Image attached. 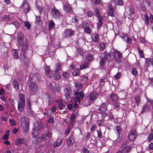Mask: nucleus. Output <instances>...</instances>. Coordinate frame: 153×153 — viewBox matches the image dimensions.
<instances>
[{"mask_svg":"<svg viewBox=\"0 0 153 153\" xmlns=\"http://www.w3.org/2000/svg\"><path fill=\"white\" fill-rule=\"evenodd\" d=\"M91 135V133L90 132H88L86 135L85 138V140L86 141H88L89 140L90 136Z\"/></svg>","mask_w":153,"mask_h":153,"instance_id":"obj_64","label":"nucleus"},{"mask_svg":"<svg viewBox=\"0 0 153 153\" xmlns=\"http://www.w3.org/2000/svg\"><path fill=\"white\" fill-rule=\"evenodd\" d=\"M116 131L118 134H119L122 131V129L120 126H117L116 127Z\"/></svg>","mask_w":153,"mask_h":153,"instance_id":"obj_45","label":"nucleus"},{"mask_svg":"<svg viewBox=\"0 0 153 153\" xmlns=\"http://www.w3.org/2000/svg\"><path fill=\"white\" fill-rule=\"evenodd\" d=\"M94 11L95 13L96 16L97 18H100V13L98 8H96Z\"/></svg>","mask_w":153,"mask_h":153,"instance_id":"obj_34","label":"nucleus"},{"mask_svg":"<svg viewBox=\"0 0 153 153\" xmlns=\"http://www.w3.org/2000/svg\"><path fill=\"white\" fill-rule=\"evenodd\" d=\"M51 13L53 18L56 19H59L62 14L59 10L55 7L51 9Z\"/></svg>","mask_w":153,"mask_h":153,"instance_id":"obj_10","label":"nucleus"},{"mask_svg":"<svg viewBox=\"0 0 153 153\" xmlns=\"http://www.w3.org/2000/svg\"><path fill=\"white\" fill-rule=\"evenodd\" d=\"M82 152L83 153H89V150L85 147H83L82 149Z\"/></svg>","mask_w":153,"mask_h":153,"instance_id":"obj_63","label":"nucleus"},{"mask_svg":"<svg viewBox=\"0 0 153 153\" xmlns=\"http://www.w3.org/2000/svg\"><path fill=\"white\" fill-rule=\"evenodd\" d=\"M46 134H44L40 137L37 138L36 139V141L39 143V142L43 141L45 140H47V139L46 138Z\"/></svg>","mask_w":153,"mask_h":153,"instance_id":"obj_19","label":"nucleus"},{"mask_svg":"<svg viewBox=\"0 0 153 153\" xmlns=\"http://www.w3.org/2000/svg\"><path fill=\"white\" fill-rule=\"evenodd\" d=\"M19 100L18 104V110L19 112L22 111L25 106V97L23 94H20L19 95Z\"/></svg>","mask_w":153,"mask_h":153,"instance_id":"obj_3","label":"nucleus"},{"mask_svg":"<svg viewBox=\"0 0 153 153\" xmlns=\"http://www.w3.org/2000/svg\"><path fill=\"white\" fill-rule=\"evenodd\" d=\"M111 53L110 52H109L108 54H107V56L106 59L108 62H109L111 60Z\"/></svg>","mask_w":153,"mask_h":153,"instance_id":"obj_56","label":"nucleus"},{"mask_svg":"<svg viewBox=\"0 0 153 153\" xmlns=\"http://www.w3.org/2000/svg\"><path fill=\"white\" fill-rule=\"evenodd\" d=\"M97 18L98 19V22L97 23V27L98 29H99L103 24V19L101 17L98 18Z\"/></svg>","mask_w":153,"mask_h":153,"instance_id":"obj_25","label":"nucleus"},{"mask_svg":"<svg viewBox=\"0 0 153 153\" xmlns=\"http://www.w3.org/2000/svg\"><path fill=\"white\" fill-rule=\"evenodd\" d=\"M84 30L85 32L87 33L90 34L91 33V30L89 27H85Z\"/></svg>","mask_w":153,"mask_h":153,"instance_id":"obj_42","label":"nucleus"},{"mask_svg":"<svg viewBox=\"0 0 153 153\" xmlns=\"http://www.w3.org/2000/svg\"><path fill=\"white\" fill-rule=\"evenodd\" d=\"M63 9L67 13H71L73 11L72 7L67 4L63 5Z\"/></svg>","mask_w":153,"mask_h":153,"instance_id":"obj_15","label":"nucleus"},{"mask_svg":"<svg viewBox=\"0 0 153 153\" xmlns=\"http://www.w3.org/2000/svg\"><path fill=\"white\" fill-rule=\"evenodd\" d=\"M9 121L11 125L13 126H15L16 125V123L14 120L13 119H10Z\"/></svg>","mask_w":153,"mask_h":153,"instance_id":"obj_53","label":"nucleus"},{"mask_svg":"<svg viewBox=\"0 0 153 153\" xmlns=\"http://www.w3.org/2000/svg\"><path fill=\"white\" fill-rule=\"evenodd\" d=\"M24 25L25 27L28 29H30V25L28 22L26 21L24 22Z\"/></svg>","mask_w":153,"mask_h":153,"instance_id":"obj_50","label":"nucleus"},{"mask_svg":"<svg viewBox=\"0 0 153 153\" xmlns=\"http://www.w3.org/2000/svg\"><path fill=\"white\" fill-rule=\"evenodd\" d=\"M55 25V24L54 22L52 20H50L48 25L49 30H51L54 27Z\"/></svg>","mask_w":153,"mask_h":153,"instance_id":"obj_30","label":"nucleus"},{"mask_svg":"<svg viewBox=\"0 0 153 153\" xmlns=\"http://www.w3.org/2000/svg\"><path fill=\"white\" fill-rule=\"evenodd\" d=\"M121 76V73L120 72H118L114 76V78L116 79L117 80Z\"/></svg>","mask_w":153,"mask_h":153,"instance_id":"obj_52","label":"nucleus"},{"mask_svg":"<svg viewBox=\"0 0 153 153\" xmlns=\"http://www.w3.org/2000/svg\"><path fill=\"white\" fill-rule=\"evenodd\" d=\"M139 41L140 42H141L144 44H146L147 42L145 37H140L139 39Z\"/></svg>","mask_w":153,"mask_h":153,"instance_id":"obj_48","label":"nucleus"},{"mask_svg":"<svg viewBox=\"0 0 153 153\" xmlns=\"http://www.w3.org/2000/svg\"><path fill=\"white\" fill-rule=\"evenodd\" d=\"M75 34V31L71 29H66L63 34L64 38H68L74 36Z\"/></svg>","mask_w":153,"mask_h":153,"instance_id":"obj_9","label":"nucleus"},{"mask_svg":"<svg viewBox=\"0 0 153 153\" xmlns=\"http://www.w3.org/2000/svg\"><path fill=\"white\" fill-rule=\"evenodd\" d=\"M144 17L145 19L144 20L145 21V24H146V25L147 26L149 23V19L147 13H146L144 14Z\"/></svg>","mask_w":153,"mask_h":153,"instance_id":"obj_33","label":"nucleus"},{"mask_svg":"<svg viewBox=\"0 0 153 153\" xmlns=\"http://www.w3.org/2000/svg\"><path fill=\"white\" fill-rule=\"evenodd\" d=\"M98 96V93L95 91L91 92L89 95V100L91 101H94L97 98Z\"/></svg>","mask_w":153,"mask_h":153,"instance_id":"obj_12","label":"nucleus"},{"mask_svg":"<svg viewBox=\"0 0 153 153\" xmlns=\"http://www.w3.org/2000/svg\"><path fill=\"white\" fill-rule=\"evenodd\" d=\"M72 20L73 22L76 24H77L79 22V19L76 17L73 18Z\"/></svg>","mask_w":153,"mask_h":153,"instance_id":"obj_58","label":"nucleus"},{"mask_svg":"<svg viewBox=\"0 0 153 153\" xmlns=\"http://www.w3.org/2000/svg\"><path fill=\"white\" fill-rule=\"evenodd\" d=\"M62 139H59L54 144L53 146L54 147H56L60 145L62 143Z\"/></svg>","mask_w":153,"mask_h":153,"instance_id":"obj_28","label":"nucleus"},{"mask_svg":"<svg viewBox=\"0 0 153 153\" xmlns=\"http://www.w3.org/2000/svg\"><path fill=\"white\" fill-rule=\"evenodd\" d=\"M107 108L106 102H104L99 107L98 110L100 111V113L103 118L108 116V114L105 112Z\"/></svg>","mask_w":153,"mask_h":153,"instance_id":"obj_7","label":"nucleus"},{"mask_svg":"<svg viewBox=\"0 0 153 153\" xmlns=\"http://www.w3.org/2000/svg\"><path fill=\"white\" fill-rule=\"evenodd\" d=\"M35 16L36 18V21L37 23H39L40 22H42V21L41 20V17L39 16Z\"/></svg>","mask_w":153,"mask_h":153,"instance_id":"obj_55","label":"nucleus"},{"mask_svg":"<svg viewBox=\"0 0 153 153\" xmlns=\"http://www.w3.org/2000/svg\"><path fill=\"white\" fill-rule=\"evenodd\" d=\"M25 143V140L24 138L19 139L16 141V145H19L24 144Z\"/></svg>","mask_w":153,"mask_h":153,"instance_id":"obj_20","label":"nucleus"},{"mask_svg":"<svg viewBox=\"0 0 153 153\" xmlns=\"http://www.w3.org/2000/svg\"><path fill=\"white\" fill-rule=\"evenodd\" d=\"M89 65V63L88 62H86L81 65L80 67V70H83L87 68Z\"/></svg>","mask_w":153,"mask_h":153,"instance_id":"obj_27","label":"nucleus"},{"mask_svg":"<svg viewBox=\"0 0 153 153\" xmlns=\"http://www.w3.org/2000/svg\"><path fill=\"white\" fill-rule=\"evenodd\" d=\"M108 16L113 17L114 16L113 6L109 4L108 6Z\"/></svg>","mask_w":153,"mask_h":153,"instance_id":"obj_18","label":"nucleus"},{"mask_svg":"<svg viewBox=\"0 0 153 153\" xmlns=\"http://www.w3.org/2000/svg\"><path fill=\"white\" fill-rule=\"evenodd\" d=\"M21 7L23 9L24 12L25 14H27L31 10V8L29 6V4L27 2L26 0H25L24 1Z\"/></svg>","mask_w":153,"mask_h":153,"instance_id":"obj_11","label":"nucleus"},{"mask_svg":"<svg viewBox=\"0 0 153 153\" xmlns=\"http://www.w3.org/2000/svg\"><path fill=\"white\" fill-rule=\"evenodd\" d=\"M135 100L137 103V105L138 106L139 105V103L140 102V97L138 95H136L135 96Z\"/></svg>","mask_w":153,"mask_h":153,"instance_id":"obj_32","label":"nucleus"},{"mask_svg":"<svg viewBox=\"0 0 153 153\" xmlns=\"http://www.w3.org/2000/svg\"><path fill=\"white\" fill-rule=\"evenodd\" d=\"M55 75H54V76H53L54 77L55 79H58L61 78V75L57 73V72H55Z\"/></svg>","mask_w":153,"mask_h":153,"instance_id":"obj_41","label":"nucleus"},{"mask_svg":"<svg viewBox=\"0 0 153 153\" xmlns=\"http://www.w3.org/2000/svg\"><path fill=\"white\" fill-rule=\"evenodd\" d=\"M112 55L116 62L118 63L121 62L123 57L121 53L118 50L114 49L112 52Z\"/></svg>","mask_w":153,"mask_h":153,"instance_id":"obj_5","label":"nucleus"},{"mask_svg":"<svg viewBox=\"0 0 153 153\" xmlns=\"http://www.w3.org/2000/svg\"><path fill=\"white\" fill-rule=\"evenodd\" d=\"M75 87L77 90H79L81 89L82 87V84L80 82H77L75 83Z\"/></svg>","mask_w":153,"mask_h":153,"instance_id":"obj_21","label":"nucleus"},{"mask_svg":"<svg viewBox=\"0 0 153 153\" xmlns=\"http://www.w3.org/2000/svg\"><path fill=\"white\" fill-rule=\"evenodd\" d=\"M75 118V114H72L70 117V120H71V123H72L74 122V119Z\"/></svg>","mask_w":153,"mask_h":153,"instance_id":"obj_61","label":"nucleus"},{"mask_svg":"<svg viewBox=\"0 0 153 153\" xmlns=\"http://www.w3.org/2000/svg\"><path fill=\"white\" fill-rule=\"evenodd\" d=\"M16 40L18 46L21 47L22 52L25 53L27 50L29 46L28 40L27 38H25L24 34L21 32L18 34Z\"/></svg>","mask_w":153,"mask_h":153,"instance_id":"obj_1","label":"nucleus"},{"mask_svg":"<svg viewBox=\"0 0 153 153\" xmlns=\"http://www.w3.org/2000/svg\"><path fill=\"white\" fill-rule=\"evenodd\" d=\"M52 134L50 132H49L46 134V139H47V140L49 141L51 139V136Z\"/></svg>","mask_w":153,"mask_h":153,"instance_id":"obj_43","label":"nucleus"},{"mask_svg":"<svg viewBox=\"0 0 153 153\" xmlns=\"http://www.w3.org/2000/svg\"><path fill=\"white\" fill-rule=\"evenodd\" d=\"M45 69V73L48 76L51 78L53 77V76H54L53 73L48 67L46 66Z\"/></svg>","mask_w":153,"mask_h":153,"instance_id":"obj_17","label":"nucleus"},{"mask_svg":"<svg viewBox=\"0 0 153 153\" xmlns=\"http://www.w3.org/2000/svg\"><path fill=\"white\" fill-rule=\"evenodd\" d=\"M103 56L101 57L100 62V64L101 66H103L105 64V59L107 55L106 51H104L103 53Z\"/></svg>","mask_w":153,"mask_h":153,"instance_id":"obj_16","label":"nucleus"},{"mask_svg":"<svg viewBox=\"0 0 153 153\" xmlns=\"http://www.w3.org/2000/svg\"><path fill=\"white\" fill-rule=\"evenodd\" d=\"M53 112H52L51 109L49 108L47 111V116L48 117H50L53 114Z\"/></svg>","mask_w":153,"mask_h":153,"instance_id":"obj_51","label":"nucleus"},{"mask_svg":"<svg viewBox=\"0 0 153 153\" xmlns=\"http://www.w3.org/2000/svg\"><path fill=\"white\" fill-rule=\"evenodd\" d=\"M94 14V13L92 10H89L87 12V16L88 17H91Z\"/></svg>","mask_w":153,"mask_h":153,"instance_id":"obj_47","label":"nucleus"},{"mask_svg":"<svg viewBox=\"0 0 153 153\" xmlns=\"http://www.w3.org/2000/svg\"><path fill=\"white\" fill-rule=\"evenodd\" d=\"M27 103L28 105L27 111L31 110L32 109L30 103V99H28L27 100Z\"/></svg>","mask_w":153,"mask_h":153,"instance_id":"obj_38","label":"nucleus"},{"mask_svg":"<svg viewBox=\"0 0 153 153\" xmlns=\"http://www.w3.org/2000/svg\"><path fill=\"white\" fill-rule=\"evenodd\" d=\"M137 49L138 50V53L140 55V57L142 58H144V56L143 51L141 49H140L139 47H137Z\"/></svg>","mask_w":153,"mask_h":153,"instance_id":"obj_29","label":"nucleus"},{"mask_svg":"<svg viewBox=\"0 0 153 153\" xmlns=\"http://www.w3.org/2000/svg\"><path fill=\"white\" fill-rule=\"evenodd\" d=\"M99 36L98 34H95L93 39V41L95 42H98L99 41Z\"/></svg>","mask_w":153,"mask_h":153,"instance_id":"obj_35","label":"nucleus"},{"mask_svg":"<svg viewBox=\"0 0 153 153\" xmlns=\"http://www.w3.org/2000/svg\"><path fill=\"white\" fill-rule=\"evenodd\" d=\"M97 137L98 138H101L102 137V135L100 130H98L97 131Z\"/></svg>","mask_w":153,"mask_h":153,"instance_id":"obj_57","label":"nucleus"},{"mask_svg":"<svg viewBox=\"0 0 153 153\" xmlns=\"http://www.w3.org/2000/svg\"><path fill=\"white\" fill-rule=\"evenodd\" d=\"M75 142V141L74 139L73 135H70L67 140V143L68 146H71Z\"/></svg>","mask_w":153,"mask_h":153,"instance_id":"obj_13","label":"nucleus"},{"mask_svg":"<svg viewBox=\"0 0 153 153\" xmlns=\"http://www.w3.org/2000/svg\"><path fill=\"white\" fill-rule=\"evenodd\" d=\"M134 10L133 8H130L129 9V14L131 16L134 15Z\"/></svg>","mask_w":153,"mask_h":153,"instance_id":"obj_59","label":"nucleus"},{"mask_svg":"<svg viewBox=\"0 0 153 153\" xmlns=\"http://www.w3.org/2000/svg\"><path fill=\"white\" fill-rule=\"evenodd\" d=\"M110 98L112 100L114 101H117L118 99L117 95L114 93L110 95Z\"/></svg>","mask_w":153,"mask_h":153,"instance_id":"obj_24","label":"nucleus"},{"mask_svg":"<svg viewBox=\"0 0 153 153\" xmlns=\"http://www.w3.org/2000/svg\"><path fill=\"white\" fill-rule=\"evenodd\" d=\"M141 8L142 10L143 11L145 12H146L147 11V9L144 5V1L142 2L141 3Z\"/></svg>","mask_w":153,"mask_h":153,"instance_id":"obj_36","label":"nucleus"},{"mask_svg":"<svg viewBox=\"0 0 153 153\" xmlns=\"http://www.w3.org/2000/svg\"><path fill=\"white\" fill-rule=\"evenodd\" d=\"M153 140V134L152 133H150L149 134L148 136V140L149 142H151Z\"/></svg>","mask_w":153,"mask_h":153,"instance_id":"obj_49","label":"nucleus"},{"mask_svg":"<svg viewBox=\"0 0 153 153\" xmlns=\"http://www.w3.org/2000/svg\"><path fill=\"white\" fill-rule=\"evenodd\" d=\"M80 70L79 68L74 70L73 72V75L74 76H78L79 75Z\"/></svg>","mask_w":153,"mask_h":153,"instance_id":"obj_31","label":"nucleus"},{"mask_svg":"<svg viewBox=\"0 0 153 153\" xmlns=\"http://www.w3.org/2000/svg\"><path fill=\"white\" fill-rule=\"evenodd\" d=\"M61 66L59 62L56 63L55 65V72H57L59 71H60L61 69Z\"/></svg>","mask_w":153,"mask_h":153,"instance_id":"obj_26","label":"nucleus"},{"mask_svg":"<svg viewBox=\"0 0 153 153\" xmlns=\"http://www.w3.org/2000/svg\"><path fill=\"white\" fill-rule=\"evenodd\" d=\"M62 76L65 78H67L69 77V74L67 72H64L62 74Z\"/></svg>","mask_w":153,"mask_h":153,"instance_id":"obj_54","label":"nucleus"},{"mask_svg":"<svg viewBox=\"0 0 153 153\" xmlns=\"http://www.w3.org/2000/svg\"><path fill=\"white\" fill-rule=\"evenodd\" d=\"M72 93V90L69 84L67 85L64 90V95L67 99L71 98Z\"/></svg>","mask_w":153,"mask_h":153,"instance_id":"obj_4","label":"nucleus"},{"mask_svg":"<svg viewBox=\"0 0 153 153\" xmlns=\"http://www.w3.org/2000/svg\"><path fill=\"white\" fill-rule=\"evenodd\" d=\"M93 57L92 55L88 54L86 56V60L89 62H91L93 59Z\"/></svg>","mask_w":153,"mask_h":153,"instance_id":"obj_37","label":"nucleus"},{"mask_svg":"<svg viewBox=\"0 0 153 153\" xmlns=\"http://www.w3.org/2000/svg\"><path fill=\"white\" fill-rule=\"evenodd\" d=\"M150 107L147 104H145L143 106L142 110L140 112L141 114L150 111Z\"/></svg>","mask_w":153,"mask_h":153,"instance_id":"obj_14","label":"nucleus"},{"mask_svg":"<svg viewBox=\"0 0 153 153\" xmlns=\"http://www.w3.org/2000/svg\"><path fill=\"white\" fill-rule=\"evenodd\" d=\"M114 108L116 109H119L120 106V103L118 102H116L113 104Z\"/></svg>","mask_w":153,"mask_h":153,"instance_id":"obj_46","label":"nucleus"},{"mask_svg":"<svg viewBox=\"0 0 153 153\" xmlns=\"http://www.w3.org/2000/svg\"><path fill=\"white\" fill-rule=\"evenodd\" d=\"M50 109H51L52 112H53V113L56 112V108L55 106L53 105L51 108Z\"/></svg>","mask_w":153,"mask_h":153,"instance_id":"obj_62","label":"nucleus"},{"mask_svg":"<svg viewBox=\"0 0 153 153\" xmlns=\"http://www.w3.org/2000/svg\"><path fill=\"white\" fill-rule=\"evenodd\" d=\"M61 90V87L57 86H56L54 88L55 91L58 92H60Z\"/></svg>","mask_w":153,"mask_h":153,"instance_id":"obj_60","label":"nucleus"},{"mask_svg":"<svg viewBox=\"0 0 153 153\" xmlns=\"http://www.w3.org/2000/svg\"><path fill=\"white\" fill-rule=\"evenodd\" d=\"M131 149V147L130 146L126 147L125 148L124 151V153H128Z\"/></svg>","mask_w":153,"mask_h":153,"instance_id":"obj_39","label":"nucleus"},{"mask_svg":"<svg viewBox=\"0 0 153 153\" xmlns=\"http://www.w3.org/2000/svg\"><path fill=\"white\" fill-rule=\"evenodd\" d=\"M131 73L132 74L135 76H136L137 74V70L135 68H133L132 69Z\"/></svg>","mask_w":153,"mask_h":153,"instance_id":"obj_44","label":"nucleus"},{"mask_svg":"<svg viewBox=\"0 0 153 153\" xmlns=\"http://www.w3.org/2000/svg\"><path fill=\"white\" fill-rule=\"evenodd\" d=\"M13 87L16 90H19V85L17 81L16 80H14L12 82Z\"/></svg>","mask_w":153,"mask_h":153,"instance_id":"obj_23","label":"nucleus"},{"mask_svg":"<svg viewBox=\"0 0 153 153\" xmlns=\"http://www.w3.org/2000/svg\"><path fill=\"white\" fill-rule=\"evenodd\" d=\"M29 91L32 94H35L38 90V86L37 84L35 82H30L29 85Z\"/></svg>","mask_w":153,"mask_h":153,"instance_id":"obj_6","label":"nucleus"},{"mask_svg":"<svg viewBox=\"0 0 153 153\" xmlns=\"http://www.w3.org/2000/svg\"><path fill=\"white\" fill-rule=\"evenodd\" d=\"M124 40L127 43L130 44L132 43L131 39L129 38L127 35L123 34V37H122Z\"/></svg>","mask_w":153,"mask_h":153,"instance_id":"obj_22","label":"nucleus"},{"mask_svg":"<svg viewBox=\"0 0 153 153\" xmlns=\"http://www.w3.org/2000/svg\"><path fill=\"white\" fill-rule=\"evenodd\" d=\"M137 135L138 133L135 129L132 130L128 134V137L129 140L131 141H134L137 136Z\"/></svg>","mask_w":153,"mask_h":153,"instance_id":"obj_8","label":"nucleus"},{"mask_svg":"<svg viewBox=\"0 0 153 153\" xmlns=\"http://www.w3.org/2000/svg\"><path fill=\"white\" fill-rule=\"evenodd\" d=\"M100 49L101 51H103L105 48V44L104 43H101L100 44Z\"/></svg>","mask_w":153,"mask_h":153,"instance_id":"obj_40","label":"nucleus"},{"mask_svg":"<svg viewBox=\"0 0 153 153\" xmlns=\"http://www.w3.org/2000/svg\"><path fill=\"white\" fill-rule=\"evenodd\" d=\"M20 124L24 132L27 133L29 127V122L28 118L25 117H21L20 120Z\"/></svg>","mask_w":153,"mask_h":153,"instance_id":"obj_2","label":"nucleus"}]
</instances>
